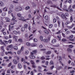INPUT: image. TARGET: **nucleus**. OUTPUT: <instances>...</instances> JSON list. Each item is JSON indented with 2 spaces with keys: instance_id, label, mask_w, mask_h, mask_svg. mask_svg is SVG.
I'll return each mask as SVG.
<instances>
[{
  "instance_id": "f257e3e1",
  "label": "nucleus",
  "mask_w": 75,
  "mask_h": 75,
  "mask_svg": "<svg viewBox=\"0 0 75 75\" xmlns=\"http://www.w3.org/2000/svg\"><path fill=\"white\" fill-rule=\"evenodd\" d=\"M22 10V8L20 7H16L15 8V10L16 11H19Z\"/></svg>"
},
{
  "instance_id": "f03ea898",
  "label": "nucleus",
  "mask_w": 75,
  "mask_h": 75,
  "mask_svg": "<svg viewBox=\"0 0 75 75\" xmlns=\"http://www.w3.org/2000/svg\"><path fill=\"white\" fill-rule=\"evenodd\" d=\"M33 54H34V53L33 52H31L30 53V55L32 56H30L29 57L30 59H35V57L33 55Z\"/></svg>"
},
{
  "instance_id": "7ed1b4c3",
  "label": "nucleus",
  "mask_w": 75,
  "mask_h": 75,
  "mask_svg": "<svg viewBox=\"0 0 75 75\" xmlns=\"http://www.w3.org/2000/svg\"><path fill=\"white\" fill-rule=\"evenodd\" d=\"M51 7H54V8H57V9H58V10H61L58 6H56L55 5H51L50 6Z\"/></svg>"
},
{
  "instance_id": "20e7f679",
  "label": "nucleus",
  "mask_w": 75,
  "mask_h": 75,
  "mask_svg": "<svg viewBox=\"0 0 75 75\" xmlns=\"http://www.w3.org/2000/svg\"><path fill=\"white\" fill-rule=\"evenodd\" d=\"M13 62L14 64L15 65H17L18 63V62H17V61L16 60V59H13Z\"/></svg>"
},
{
  "instance_id": "39448f33",
  "label": "nucleus",
  "mask_w": 75,
  "mask_h": 75,
  "mask_svg": "<svg viewBox=\"0 0 75 75\" xmlns=\"http://www.w3.org/2000/svg\"><path fill=\"white\" fill-rule=\"evenodd\" d=\"M47 4H51V5L53 4V3H52V2L51 1L48 0L47 1Z\"/></svg>"
},
{
  "instance_id": "423d86ee",
  "label": "nucleus",
  "mask_w": 75,
  "mask_h": 75,
  "mask_svg": "<svg viewBox=\"0 0 75 75\" xmlns=\"http://www.w3.org/2000/svg\"><path fill=\"white\" fill-rule=\"evenodd\" d=\"M57 42V40L55 39H53L51 41V42L52 44H54Z\"/></svg>"
},
{
  "instance_id": "0eeeda50",
  "label": "nucleus",
  "mask_w": 75,
  "mask_h": 75,
  "mask_svg": "<svg viewBox=\"0 0 75 75\" xmlns=\"http://www.w3.org/2000/svg\"><path fill=\"white\" fill-rule=\"evenodd\" d=\"M5 54H6V55H8V54H11V55H12L13 54L12 53V52L11 51H9L8 52H5Z\"/></svg>"
},
{
  "instance_id": "6e6552de",
  "label": "nucleus",
  "mask_w": 75,
  "mask_h": 75,
  "mask_svg": "<svg viewBox=\"0 0 75 75\" xmlns=\"http://www.w3.org/2000/svg\"><path fill=\"white\" fill-rule=\"evenodd\" d=\"M18 68L19 69H21L22 68V65H21V64L20 63H19L18 64Z\"/></svg>"
},
{
  "instance_id": "1a4fd4ad",
  "label": "nucleus",
  "mask_w": 75,
  "mask_h": 75,
  "mask_svg": "<svg viewBox=\"0 0 75 75\" xmlns=\"http://www.w3.org/2000/svg\"><path fill=\"white\" fill-rule=\"evenodd\" d=\"M0 6L1 7H3L4 6V3L1 1H0Z\"/></svg>"
},
{
  "instance_id": "9d476101",
  "label": "nucleus",
  "mask_w": 75,
  "mask_h": 75,
  "mask_svg": "<svg viewBox=\"0 0 75 75\" xmlns=\"http://www.w3.org/2000/svg\"><path fill=\"white\" fill-rule=\"evenodd\" d=\"M0 44L1 45H6V44L3 42L2 41V40H0Z\"/></svg>"
},
{
  "instance_id": "9b49d317",
  "label": "nucleus",
  "mask_w": 75,
  "mask_h": 75,
  "mask_svg": "<svg viewBox=\"0 0 75 75\" xmlns=\"http://www.w3.org/2000/svg\"><path fill=\"white\" fill-rule=\"evenodd\" d=\"M68 10L70 13H72L73 12V9L72 8H68Z\"/></svg>"
},
{
  "instance_id": "f8f14e48",
  "label": "nucleus",
  "mask_w": 75,
  "mask_h": 75,
  "mask_svg": "<svg viewBox=\"0 0 75 75\" xmlns=\"http://www.w3.org/2000/svg\"><path fill=\"white\" fill-rule=\"evenodd\" d=\"M3 11H7V8L6 7H5L2 9Z\"/></svg>"
},
{
  "instance_id": "ddd939ff",
  "label": "nucleus",
  "mask_w": 75,
  "mask_h": 75,
  "mask_svg": "<svg viewBox=\"0 0 75 75\" xmlns=\"http://www.w3.org/2000/svg\"><path fill=\"white\" fill-rule=\"evenodd\" d=\"M61 17H62V18L63 19H65V18H66V17L65 16V15L64 14H62L61 15Z\"/></svg>"
},
{
  "instance_id": "4468645a",
  "label": "nucleus",
  "mask_w": 75,
  "mask_h": 75,
  "mask_svg": "<svg viewBox=\"0 0 75 75\" xmlns=\"http://www.w3.org/2000/svg\"><path fill=\"white\" fill-rule=\"evenodd\" d=\"M50 65H54V63L53 61L51 60L50 62Z\"/></svg>"
},
{
  "instance_id": "2eb2a0df",
  "label": "nucleus",
  "mask_w": 75,
  "mask_h": 75,
  "mask_svg": "<svg viewBox=\"0 0 75 75\" xmlns=\"http://www.w3.org/2000/svg\"><path fill=\"white\" fill-rule=\"evenodd\" d=\"M73 37H74V35H71V36H70L69 37L67 38H68V39H69V38H71H71H72Z\"/></svg>"
},
{
  "instance_id": "dca6fc26",
  "label": "nucleus",
  "mask_w": 75,
  "mask_h": 75,
  "mask_svg": "<svg viewBox=\"0 0 75 75\" xmlns=\"http://www.w3.org/2000/svg\"><path fill=\"white\" fill-rule=\"evenodd\" d=\"M43 41L44 42H46V43L48 42V40L46 39H44L43 40Z\"/></svg>"
},
{
  "instance_id": "f3484780",
  "label": "nucleus",
  "mask_w": 75,
  "mask_h": 75,
  "mask_svg": "<svg viewBox=\"0 0 75 75\" xmlns=\"http://www.w3.org/2000/svg\"><path fill=\"white\" fill-rule=\"evenodd\" d=\"M51 51H48L46 53V54L47 55H50V54H51Z\"/></svg>"
},
{
  "instance_id": "a211bd4d",
  "label": "nucleus",
  "mask_w": 75,
  "mask_h": 75,
  "mask_svg": "<svg viewBox=\"0 0 75 75\" xmlns=\"http://www.w3.org/2000/svg\"><path fill=\"white\" fill-rule=\"evenodd\" d=\"M5 19L6 20V22H9L10 21V19L8 18H6Z\"/></svg>"
},
{
  "instance_id": "6ab92c4d",
  "label": "nucleus",
  "mask_w": 75,
  "mask_h": 75,
  "mask_svg": "<svg viewBox=\"0 0 75 75\" xmlns=\"http://www.w3.org/2000/svg\"><path fill=\"white\" fill-rule=\"evenodd\" d=\"M21 19H19L20 20H22V21H25V20H24V18L23 17H21L20 18Z\"/></svg>"
},
{
  "instance_id": "aec40b11",
  "label": "nucleus",
  "mask_w": 75,
  "mask_h": 75,
  "mask_svg": "<svg viewBox=\"0 0 75 75\" xmlns=\"http://www.w3.org/2000/svg\"><path fill=\"white\" fill-rule=\"evenodd\" d=\"M18 41L19 42H22L23 40H22V39L20 38L18 40Z\"/></svg>"
},
{
  "instance_id": "412c9836",
  "label": "nucleus",
  "mask_w": 75,
  "mask_h": 75,
  "mask_svg": "<svg viewBox=\"0 0 75 75\" xmlns=\"http://www.w3.org/2000/svg\"><path fill=\"white\" fill-rule=\"evenodd\" d=\"M30 62L33 65H35V63L32 60H31Z\"/></svg>"
},
{
  "instance_id": "4be33fe9",
  "label": "nucleus",
  "mask_w": 75,
  "mask_h": 75,
  "mask_svg": "<svg viewBox=\"0 0 75 75\" xmlns=\"http://www.w3.org/2000/svg\"><path fill=\"white\" fill-rule=\"evenodd\" d=\"M63 10H65L66 9H67V7L65 5L64 6L63 8Z\"/></svg>"
},
{
  "instance_id": "5701e85b",
  "label": "nucleus",
  "mask_w": 75,
  "mask_h": 75,
  "mask_svg": "<svg viewBox=\"0 0 75 75\" xmlns=\"http://www.w3.org/2000/svg\"><path fill=\"white\" fill-rule=\"evenodd\" d=\"M13 48L15 49V50H17L18 48L17 46H14L13 47Z\"/></svg>"
},
{
  "instance_id": "b1692460",
  "label": "nucleus",
  "mask_w": 75,
  "mask_h": 75,
  "mask_svg": "<svg viewBox=\"0 0 75 75\" xmlns=\"http://www.w3.org/2000/svg\"><path fill=\"white\" fill-rule=\"evenodd\" d=\"M44 33H46V34H48L49 33V32L47 30H44Z\"/></svg>"
},
{
  "instance_id": "393cba45",
  "label": "nucleus",
  "mask_w": 75,
  "mask_h": 75,
  "mask_svg": "<svg viewBox=\"0 0 75 75\" xmlns=\"http://www.w3.org/2000/svg\"><path fill=\"white\" fill-rule=\"evenodd\" d=\"M62 41L63 42H65V41H67V39L65 38H64L62 40Z\"/></svg>"
},
{
  "instance_id": "a878e982",
  "label": "nucleus",
  "mask_w": 75,
  "mask_h": 75,
  "mask_svg": "<svg viewBox=\"0 0 75 75\" xmlns=\"http://www.w3.org/2000/svg\"><path fill=\"white\" fill-rule=\"evenodd\" d=\"M28 27V25L27 24H25L24 25V28H27Z\"/></svg>"
},
{
  "instance_id": "bb28decb",
  "label": "nucleus",
  "mask_w": 75,
  "mask_h": 75,
  "mask_svg": "<svg viewBox=\"0 0 75 75\" xmlns=\"http://www.w3.org/2000/svg\"><path fill=\"white\" fill-rule=\"evenodd\" d=\"M8 48H12L13 45H9L8 46Z\"/></svg>"
},
{
  "instance_id": "cd10ccee",
  "label": "nucleus",
  "mask_w": 75,
  "mask_h": 75,
  "mask_svg": "<svg viewBox=\"0 0 75 75\" xmlns=\"http://www.w3.org/2000/svg\"><path fill=\"white\" fill-rule=\"evenodd\" d=\"M37 46V44H33L31 45V46L32 47H35V46Z\"/></svg>"
},
{
  "instance_id": "c85d7f7f",
  "label": "nucleus",
  "mask_w": 75,
  "mask_h": 75,
  "mask_svg": "<svg viewBox=\"0 0 75 75\" xmlns=\"http://www.w3.org/2000/svg\"><path fill=\"white\" fill-rule=\"evenodd\" d=\"M67 51L68 52H72V50L69 48L67 49Z\"/></svg>"
},
{
  "instance_id": "c756f323",
  "label": "nucleus",
  "mask_w": 75,
  "mask_h": 75,
  "mask_svg": "<svg viewBox=\"0 0 75 75\" xmlns=\"http://www.w3.org/2000/svg\"><path fill=\"white\" fill-rule=\"evenodd\" d=\"M4 38H5L6 40H8V37L6 36H4Z\"/></svg>"
},
{
  "instance_id": "7c9ffc66",
  "label": "nucleus",
  "mask_w": 75,
  "mask_h": 75,
  "mask_svg": "<svg viewBox=\"0 0 75 75\" xmlns=\"http://www.w3.org/2000/svg\"><path fill=\"white\" fill-rule=\"evenodd\" d=\"M25 9L26 10H28V9H30V7L29 6H26L25 7Z\"/></svg>"
},
{
  "instance_id": "2f4dec72",
  "label": "nucleus",
  "mask_w": 75,
  "mask_h": 75,
  "mask_svg": "<svg viewBox=\"0 0 75 75\" xmlns=\"http://www.w3.org/2000/svg\"><path fill=\"white\" fill-rule=\"evenodd\" d=\"M45 18L47 20H48V16H46L45 17Z\"/></svg>"
},
{
  "instance_id": "473e14b6",
  "label": "nucleus",
  "mask_w": 75,
  "mask_h": 75,
  "mask_svg": "<svg viewBox=\"0 0 75 75\" xmlns=\"http://www.w3.org/2000/svg\"><path fill=\"white\" fill-rule=\"evenodd\" d=\"M69 48H72L74 47V46L72 45H69Z\"/></svg>"
},
{
  "instance_id": "72a5a7b5",
  "label": "nucleus",
  "mask_w": 75,
  "mask_h": 75,
  "mask_svg": "<svg viewBox=\"0 0 75 75\" xmlns=\"http://www.w3.org/2000/svg\"><path fill=\"white\" fill-rule=\"evenodd\" d=\"M17 16L18 17H20L21 16V14L20 13H18L17 15Z\"/></svg>"
},
{
  "instance_id": "f704fd0d",
  "label": "nucleus",
  "mask_w": 75,
  "mask_h": 75,
  "mask_svg": "<svg viewBox=\"0 0 75 75\" xmlns=\"http://www.w3.org/2000/svg\"><path fill=\"white\" fill-rule=\"evenodd\" d=\"M40 40L42 41H43V38H42V36H41L40 37Z\"/></svg>"
},
{
  "instance_id": "c9c22d12",
  "label": "nucleus",
  "mask_w": 75,
  "mask_h": 75,
  "mask_svg": "<svg viewBox=\"0 0 75 75\" xmlns=\"http://www.w3.org/2000/svg\"><path fill=\"white\" fill-rule=\"evenodd\" d=\"M70 23H71L72 21H73V19L72 18V16H71L70 17Z\"/></svg>"
},
{
  "instance_id": "e433bc0d",
  "label": "nucleus",
  "mask_w": 75,
  "mask_h": 75,
  "mask_svg": "<svg viewBox=\"0 0 75 75\" xmlns=\"http://www.w3.org/2000/svg\"><path fill=\"white\" fill-rule=\"evenodd\" d=\"M1 16H6V13L4 12H3L2 13Z\"/></svg>"
},
{
  "instance_id": "4c0bfd02",
  "label": "nucleus",
  "mask_w": 75,
  "mask_h": 75,
  "mask_svg": "<svg viewBox=\"0 0 75 75\" xmlns=\"http://www.w3.org/2000/svg\"><path fill=\"white\" fill-rule=\"evenodd\" d=\"M62 67H58L57 70H60V69H62Z\"/></svg>"
},
{
  "instance_id": "58836bf2",
  "label": "nucleus",
  "mask_w": 75,
  "mask_h": 75,
  "mask_svg": "<svg viewBox=\"0 0 75 75\" xmlns=\"http://www.w3.org/2000/svg\"><path fill=\"white\" fill-rule=\"evenodd\" d=\"M13 33H14V34H17V32L16 31H13Z\"/></svg>"
},
{
  "instance_id": "ea45409f",
  "label": "nucleus",
  "mask_w": 75,
  "mask_h": 75,
  "mask_svg": "<svg viewBox=\"0 0 75 75\" xmlns=\"http://www.w3.org/2000/svg\"><path fill=\"white\" fill-rule=\"evenodd\" d=\"M53 26V25H52V24H50L49 25V27L50 28H52V27Z\"/></svg>"
},
{
  "instance_id": "a19ab883",
  "label": "nucleus",
  "mask_w": 75,
  "mask_h": 75,
  "mask_svg": "<svg viewBox=\"0 0 75 75\" xmlns=\"http://www.w3.org/2000/svg\"><path fill=\"white\" fill-rule=\"evenodd\" d=\"M28 50H26L25 51V54L26 55H27L28 54Z\"/></svg>"
},
{
  "instance_id": "79ce46f5",
  "label": "nucleus",
  "mask_w": 75,
  "mask_h": 75,
  "mask_svg": "<svg viewBox=\"0 0 75 75\" xmlns=\"http://www.w3.org/2000/svg\"><path fill=\"white\" fill-rule=\"evenodd\" d=\"M68 68V66H66L64 67V70H67V69Z\"/></svg>"
},
{
  "instance_id": "37998d69",
  "label": "nucleus",
  "mask_w": 75,
  "mask_h": 75,
  "mask_svg": "<svg viewBox=\"0 0 75 75\" xmlns=\"http://www.w3.org/2000/svg\"><path fill=\"white\" fill-rule=\"evenodd\" d=\"M26 45H27V46H30V43L28 42H27L26 43Z\"/></svg>"
},
{
  "instance_id": "c03bdc74",
  "label": "nucleus",
  "mask_w": 75,
  "mask_h": 75,
  "mask_svg": "<svg viewBox=\"0 0 75 75\" xmlns=\"http://www.w3.org/2000/svg\"><path fill=\"white\" fill-rule=\"evenodd\" d=\"M24 27H23L22 28H21V31H24V30H25V29L24 28Z\"/></svg>"
},
{
  "instance_id": "a18cd8bd",
  "label": "nucleus",
  "mask_w": 75,
  "mask_h": 75,
  "mask_svg": "<svg viewBox=\"0 0 75 75\" xmlns=\"http://www.w3.org/2000/svg\"><path fill=\"white\" fill-rule=\"evenodd\" d=\"M69 40L70 41H75V39H71V38H69Z\"/></svg>"
},
{
  "instance_id": "49530a36",
  "label": "nucleus",
  "mask_w": 75,
  "mask_h": 75,
  "mask_svg": "<svg viewBox=\"0 0 75 75\" xmlns=\"http://www.w3.org/2000/svg\"><path fill=\"white\" fill-rule=\"evenodd\" d=\"M33 53L34 54H35L37 53V50H35L33 51Z\"/></svg>"
},
{
  "instance_id": "de8ad7c7",
  "label": "nucleus",
  "mask_w": 75,
  "mask_h": 75,
  "mask_svg": "<svg viewBox=\"0 0 75 75\" xmlns=\"http://www.w3.org/2000/svg\"><path fill=\"white\" fill-rule=\"evenodd\" d=\"M18 38V37L14 36L13 37V38L14 39H17V38Z\"/></svg>"
},
{
  "instance_id": "09e8293b",
  "label": "nucleus",
  "mask_w": 75,
  "mask_h": 75,
  "mask_svg": "<svg viewBox=\"0 0 75 75\" xmlns=\"http://www.w3.org/2000/svg\"><path fill=\"white\" fill-rule=\"evenodd\" d=\"M40 59H42V60L43 59H45V57H44V56H42V57H41Z\"/></svg>"
},
{
  "instance_id": "8fccbe9b",
  "label": "nucleus",
  "mask_w": 75,
  "mask_h": 75,
  "mask_svg": "<svg viewBox=\"0 0 75 75\" xmlns=\"http://www.w3.org/2000/svg\"><path fill=\"white\" fill-rule=\"evenodd\" d=\"M65 16L67 17H68L69 16V14L68 13H65Z\"/></svg>"
},
{
  "instance_id": "3c124183",
  "label": "nucleus",
  "mask_w": 75,
  "mask_h": 75,
  "mask_svg": "<svg viewBox=\"0 0 75 75\" xmlns=\"http://www.w3.org/2000/svg\"><path fill=\"white\" fill-rule=\"evenodd\" d=\"M12 18V21H13V20H14L15 19H16V18H15V17L14 16H13Z\"/></svg>"
},
{
  "instance_id": "603ef678",
  "label": "nucleus",
  "mask_w": 75,
  "mask_h": 75,
  "mask_svg": "<svg viewBox=\"0 0 75 75\" xmlns=\"http://www.w3.org/2000/svg\"><path fill=\"white\" fill-rule=\"evenodd\" d=\"M56 19L57 20H58V21H59V18L57 16L56 17Z\"/></svg>"
},
{
  "instance_id": "864d4df0",
  "label": "nucleus",
  "mask_w": 75,
  "mask_h": 75,
  "mask_svg": "<svg viewBox=\"0 0 75 75\" xmlns=\"http://www.w3.org/2000/svg\"><path fill=\"white\" fill-rule=\"evenodd\" d=\"M70 22H67L65 23V24L66 25H68V24H69V23H70Z\"/></svg>"
},
{
  "instance_id": "5fc2aeb1",
  "label": "nucleus",
  "mask_w": 75,
  "mask_h": 75,
  "mask_svg": "<svg viewBox=\"0 0 75 75\" xmlns=\"http://www.w3.org/2000/svg\"><path fill=\"white\" fill-rule=\"evenodd\" d=\"M33 41L34 42H37V39L34 38L33 40Z\"/></svg>"
},
{
  "instance_id": "6e6d98bb",
  "label": "nucleus",
  "mask_w": 75,
  "mask_h": 75,
  "mask_svg": "<svg viewBox=\"0 0 75 75\" xmlns=\"http://www.w3.org/2000/svg\"><path fill=\"white\" fill-rule=\"evenodd\" d=\"M24 49V47H22L21 48V51H23V49Z\"/></svg>"
},
{
  "instance_id": "4d7b16f0",
  "label": "nucleus",
  "mask_w": 75,
  "mask_h": 75,
  "mask_svg": "<svg viewBox=\"0 0 75 75\" xmlns=\"http://www.w3.org/2000/svg\"><path fill=\"white\" fill-rule=\"evenodd\" d=\"M54 67V66H52L50 67V69L52 70L53 69V68Z\"/></svg>"
},
{
  "instance_id": "13d9d810",
  "label": "nucleus",
  "mask_w": 75,
  "mask_h": 75,
  "mask_svg": "<svg viewBox=\"0 0 75 75\" xmlns=\"http://www.w3.org/2000/svg\"><path fill=\"white\" fill-rule=\"evenodd\" d=\"M70 32L69 31H67V32L66 33V35H68V34H69Z\"/></svg>"
},
{
  "instance_id": "bf43d9fd",
  "label": "nucleus",
  "mask_w": 75,
  "mask_h": 75,
  "mask_svg": "<svg viewBox=\"0 0 75 75\" xmlns=\"http://www.w3.org/2000/svg\"><path fill=\"white\" fill-rule=\"evenodd\" d=\"M57 37L59 40H61V37L59 36H57Z\"/></svg>"
},
{
  "instance_id": "052dcab7",
  "label": "nucleus",
  "mask_w": 75,
  "mask_h": 75,
  "mask_svg": "<svg viewBox=\"0 0 75 75\" xmlns=\"http://www.w3.org/2000/svg\"><path fill=\"white\" fill-rule=\"evenodd\" d=\"M1 50H3V51H4V46H3L1 47Z\"/></svg>"
},
{
  "instance_id": "680f3d73",
  "label": "nucleus",
  "mask_w": 75,
  "mask_h": 75,
  "mask_svg": "<svg viewBox=\"0 0 75 75\" xmlns=\"http://www.w3.org/2000/svg\"><path fill=\"white\" fill-rule=\"evenodd\" d=\"M71 65L72 66H75V64H74L73 62H72L71 63Z\"/></svg>"
},
{
  "instance_id": "e2e57ef3",
  "label": "nucleus",
  "mask_w": 75,
  "mask_h": 75,
  "mask_svg": "<svg viewBox=\"0 0 75 75\" xmlns=\"http://www.w3.org/2000/svg\"><path fill=\"white\" fill-rule=\"evenodd\" d=\"M75 72V71L74 70H72V71H70V73H74V72Z\"/></svg>"
},
{
  "instance_id": "0e129e2a",
  "label": "nucleus",
  "mask_w": 75,
  "mask_h": 75,
  "mask_svg": "<svg viewBox=\"0 0 75 75\" xmlns=\"http://www.w3.org/2000/svg\"><path fill=\"white\" fill-rule=\"evenodd\" d=\"M8 42L9 43H11V40H9L8 41Z\"/></svg>"
},
{
  "instance_id": "69168bd1",
  "label": "nucleus",
  "mask_w": 75,
  "mask_h": 75,
  "mask_svg": "<svg viewBox=\"0 0 75 75\" xmlns=\"http://www.w3.org/2000/svg\"><path fill=\"white\" fill-rule=\"evenodd\" d=\"M4 42H5L6 44H8V41H7L4 40Z\"/></svg>"
},
{
  "instance_id": "338daca9",
  "label": "nucleus",
  "mask_w": 75,
  "mask_h": 75,
  "mask_svg": "<svg viewBox=\"0 0 75 75\" xmlns=\"http://www.w3.org/2000/svg\"><path fill=\"white\" fill-rule=\"evenodd\" d=\"M57 21V20L55 19H53V22L54 23H56V22Z\"/></svg>"
},
{
  "instance_id": "774afa93",
  "label": "nucleus",
  "mask_w": 75,
  "mask_h": 75,
  "mask_svg": "<svg viewBox=\"0 0 75 75\" xmlns=\"http://www.w3.org/2000/svg\"><path fill=\"white\" fill-rule=\"evenodd\" d=\"M11 64H12L11 63H9L8 65V67H10V66H11Z\"/></svg>"
}]
</instances>
